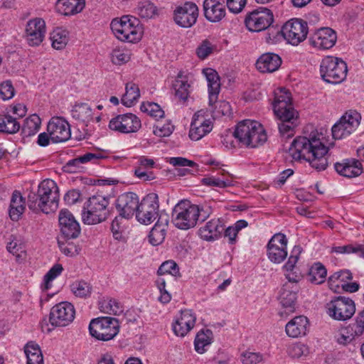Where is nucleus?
Masks as SVG:
<instances>
[{
  "mask_svg": "<svg viewBox=\"0 0 364 364\" xmlns=\"http://www.w3.org/2000/svg\"><path fill=\"white\" fill-rule=\"evenodd\" d=\"M215 103L216 105L213 113L215 117L229 116L231 114V106L228 102L216 101Z\"/></svg>",
  "mask_w": 364,
  "mask_h": 364,
  "instance_id": "0e129e2a",
  "label": "nucleus"
},
{
  "mask_svg": "<svg viewBox=\"0 0 364 364\" xmlns=\"http://www.w3.org/2000/svg\"><path fill=\"white\" fill-rule=\"evenodd\" d=\"M60 232L68 240L77 238L81 232L79 223L73 213L67 209H63L58 215Z\"/></svg>",
  "mask_w": 364,
  "mask_h": 364,
  "instance_id": "aec40b11",
  "label": "nucleus"
},
{
  "mask_svg": "<svg viewBox=\"0 0 364 364\" xmlns=\"http://www.w3.org/2000/svg\"><path fill=\"white\" fill-rule=\"evenodd\" d=\"M263 360V356L259 353L245 352L241 355L243 364H259Z\"/></svg>",
  "mask_w": 364,
  "mask_h": 364,
  "instance_id": "052dcab7",
  "label": "nucleus"
},
{
  "mask_svg": "<svg viewBox=\"0 0 364 364\" xmlns=\"http://www.w3.org/2000/svg\"><path fill=\"white\" fill-rule=\"evenodd\" d=\"M291 100V93L285 88H280L275 92L274 112L280 120L278 124L279 133L286 138L293 136L295 128L299 124V113L293 107Z\"/></svg>",
  "mask_w": 364,
  "mask_h": 364,
  "instance_id": "f03ea898",
  "label": "nucleus"
},
{
  "mask_svg": "<svg viewBox=\"0 0 364 364\" xmlns=\"http://www.w3.org/2000/svg\"><path fill=\"white\" fill-rule=\"evenodd\" d=\"M223 0H205L203 2L204 14L211 22H218L225 16Z\"/></svg>",
  "mask_w": 364,
  "mask_h": 364,
  "instance_id": "bb28decb",
  "label": "nucleus"
},
{
  "mask_svg": "<svg viewBox=\"0 0 364 364\" xmlns=\"http://www.w3.org/2000/svg\"><path fill=\"white\" fill-rule=\"evenodd\" d=\"M59 189L56 183L51 179L41 181L36 192L28 196V207L35 213L46 214L55 211L58 208Z\"/></svg>",
  "mask_w": 364,
  "mask_h": 364,
  "instance_id": "20e7f679",
  "label": "nucleus"
},
{
  "mask_svg": "<svg viewBox=\"0 0 364 364\" xmlns=\"http://www.w3.org/2000/svg\"><path fill=\"white\" fill-rule=\"evenodd\" d=\"M224 230L225 228L223 222L218 218H215L210 220L205 226L200 228L199 232L200 237L208 241L218 239Z\"/></svg>",
  "mask_w": 364,
  "mask_h": 364,
  "instance_id": "473e14b6",
  "label": "nucleus"
},
{
  "mask_svg": "<svg viewBox=\"0 0 364 364\" xmlns=\"http://www.w3.org/2000/svg\"><path fill=\"white\" fill-rule=\"evenodd\" d=\"M348 329H350V335L353 336V338L355 336H361L364 332V319L361 318V315L359 314L356 321L354 323L350 325Z\"/></svg>",
  "mask_w": 364,
  "mask_h": 364,
  "instance_id": "338daca9",
  "label": "nucleus"
},
{
  "mask_svg": "<svg viewBox=\"0 0 364 364\" xmlns=\"http://www.w3.org/2000/svg\"><path fill=\"white\" fill-rule=\"evenodd\" d=\"M308 326L309 321L306 316H296L287 323L286 333L289 337L298 338L306 335Z\"/></svg>",
  "mask_w": 364,
  "mask_h": 364,
  "instance_id": "2f4dec72",
  "label": "nucleus"
},
{
  "mask_svg": "<svg viewBox=\"0 0 364 364\" xmlns=\"http://www.w3.org/2000/svg\"><path fill=\"white\" fill-rule=\"evenodd\" d=\"M363 245L338 246L334 248V251L339 254L356 253L362 257Z\"/></svg>",
  "mask_w": 364,
  "mask_h": 364,
  "instance_id": "69168bd1",
  "label": "nucleus"
},
{
  "mask_svg": "<svg viewBox=\"0 0 364 364\" xmlns=\"http://www.w3.org/2000/svg\"><path fill=\"white\" fill-rule=\"evenodd\" d=\"M220 176H208L202 179V183L207 186H214L224 188L233 186L232 176L225 170L222 169Z\"/></svg>",
  "mask_w": 364,
  "mask_h": 364,
  "instance_id": "f704fd0d",
  "label": "nucleus"
},
{
  "mask_svg": "<svg viewBox=\"0 0 364 364\" xmlns=\"http://www.w3.org/2000/svg\"><path fill=\"white\" fill-rule=\"evenodd\" d=\"M74 306L69 302H60L55 305L50 312V322L52 326H66L75 318Z\"/></svg>",
  "mask_w": 364,
  "mask_h": 364,
  "instance_id": "f3484780",
  "label": "nucleus"
},
{
  "mask_svg": "<svg viewBox=\"0 0 364 364\" xmlns=\"http://www.w3.org/2000/svg\"><path fill=\"white\" fill-rule=\"evenodd\" d=\"M140 91L137 85L130 82L126 84L125 93L122 97V103L126 107H132L138 101Z\"/></svg>",
  "mask_w": 364,
  "mask_h": 364,
  "instance_id": "58836bf2",
  "label": "nucleus"
},
{
  "mask_svg": "<svg viewBox=\"0 0 364 364\" xmlns=\"http://www.w3.org/2000/svg\"><path fill=\"white\" fill-rule=\"evenodd\" d=\"M50 38L53 48L56 50H61L65 47L68 42V32L62 28H56L50 33Z\"/></svg>",
  "mask_w": 364,
  "mask_h": 364,
  "instance_id": "a18cd8bd",
  "label": "nucleus"
},
{
  "mask_svg": "<svg viewBox=\"0 0 364 364\" xmlns=\"http://www.w3.org/2000/svg\"><path fill=\"white\" fill-rule=\"evenodd\" d=\"M21 124L17 118L10 114L0 115V132L15 134L19 131Z\"/></svg>",
  "mask_w": 364,
  "mask_h": 364,
  "instance_id": "ea45409f",
  "label": "nucleus"
},
{
  "mask_svg": "<svg viewBox=\"0 0 364 364\" xmlns=\"http://www.w3.org/2000/svg\"><path fill=\"white\" fill-rule=\"evenodd\" d=\"M159 214V196L155 193L147 194L141 201H139V205L137 210L136 218L137 220L145 225L152 223Z\"/></svg>",
  "mask_w": 364,
  "mask_h": 364,
  "instance_id": "9b49d317",
  "label": "nucleus"
},
{
  "mask_svg": "<svg viewBox=\"0 0 364 364\" xmlns=\"http://www.w3.org/2000/svg\"><path fill=\"white\" fill-rule=\"evenodd\" d=\"M361 119L360 113L355 110L346 112L341 119L332 127L331 132L334 139H343L358 127Z\"/></svg>",
  "mask_w": 364,
  "mask_h": 364,
  "instance_id": "9d476101",
  "label": "nucleus"
},
{
  "mask_svg": "<svg viewBox=\"0 0 364 364\" xmlns=\"http://www.w3.org/2000/svg\"><path fill=\"white\" fill-rule=\"evenodd\" d=\"M15 95V90L11 80H6L0 84V97L9 100Z\"/></svg>",
  "mask_w": 364,
  "mask_h": 364,
  "instance_id": "4d7b16f0",
  "label": "nucleus"
},
{
  "mask_svg": "<svg viewBox=\"0 0 364 364\" xmlns=\"http://www.w3.org/2000/svg\"><path fill=\"white\" fill-rule=\"evenodd\" d=\"M299 287L296 284L285 283L280 292V303L284 308H289L290 311L294 308L297 298Z\"/></svg>",
  "mask_w": 364,
  "mask_h": 364,
  "instance_id": "72a5a7b5",
  "label": "nucleus"
},
{
  "mask_svg": "<svg viewBox=\"0 0 364 364\" xmlns=\"http://www.w3.org/2000/svg\"><path fill=\"white\" fill-rule=\"evenodd\" d=\"M208 82L209 105L215 104L220 90V77L218 73L213 68H205L202 71Z\"/></svg>",
  "mask_w": 364,
  "mask_h": 364,
  "instance_id": "c85d7f7f",
  "label": "nucleus"
},
{
  "mask_svg": "<svg viewBox=\"0 0 364 364\" xmlns=\"http://www.w3.org/2000/svg\"><path fill=\"white\" fill-rule=\"evenodd\" d=\"M166 279L164 277H159L156 280V285L160 291L159 300L163 304H167L171 301V296L166 289Z\"/></svg>",
  "mask_w": 364,
  "mask_h": 364,
  "instance_id": "13d9d810",
  "label": "nucleus"
},
{
  "mask_svg": "<svg viewBox=\"0 0 364 364\" xmlns=\"http://www.w3.org/2000/svg\"><path fill=\"white\" fill-rule=\"evenodd\" d=\"M323 134L317 131L298 136L289 147V154L295 161L305 160L313 168L323 171L328 166L330 149V146L325 144Z\"/></svg>",
  "mask_w": 364,
  "mask_h": 364,
  "instance_id": "f257e3e1",
  "label": "nucleus"
},
{
  "mask_svg": "<svg viewBox=\"0 0 364 364\" xmlns=\"http://www.w3.org/2000/svg\"><path fill=\"white\" fill-rule=\"evenodd\" d=\"M114 36L121 41L136 43L142 36V28L139 21L133 16H124L121 18H114L110 23Z\"/></svg>",
  "mask_w": 364,
  "mask_h": 364,
  "instance_id": "423d86ee",
  "label": "nucleus"
},
{
  "mask_svg": "<svg viewBox=\"0 0 364 364\" xmlns=\"http://www.w3.org/2000/svg\"><path fill=\"white\" fill-rule=\"evenodd\" d=\"M141 126L139 117L132 113L119 114L112 118L109 123L110 129L124 134L136 132Z\"/></svg>",
  "mask_w": 364,
  "mask_h": 364,
  "instance_id": "dca6fc26",
  "label": "nucleus"
},
{
  "mask_svg": "<svg viewBox=\"0 0 364 364\" xmlns=\"http://www.w3.org/2000/svg\"><path fill=\"white\" fill-rule=\"evenodd\" d=\"M198 17V8L193 2H186L176 7L173 12L175 23L183 28L194 25Z\"/></svg>",
  "mask_w": 364,
  "mask_h": 364,
  "instance_id": "2eb2a0df",
  "label": "nucleus"
},
{
  "mask_svg": "<svg viewBox=\"0 0 364 364\" xmlns=\"http://www.w3.org/2000/svg\"><path fill=\"white\" fill-rule=\"evenodd\" d=\"M47 131L53 143L66 141L71 136L70 124L62 117H53L48 124Z\"/></svg>",
  "mask_w": 364,
  "mask_h": 364,
  "instance_id": "4be33fe9",
  "label": "nucleus"
},
{
  "mask_svg": "<svg viewBox=\"0 0 364 364\" xmlns=\"http://www.w3.org/2000/svg\"><path fill=\"white\" fill-rule=\"evenodd\" d=\"M91 336L101 341H109L119 333V325L117 318L101 317L92 320L89 325Z\"/></svg>",
  "mask_w": 364,
  "mask_h": 364,
  "instance_id": "1a4fd4ad",
  "label": "nucleus"
},
{
  "mask_svg": "<svg viewBox=\"0 0 364 364\" xmlns=\"http://www.w3.org/2000/svg\"><path fill=\"white\" fill-rule=\"evenodd\" d=\"M46 33V22L43 18H33L27 22L25 36L29 46H39L43 42Z\"/></svg>",
  "mask_w": 364,
  "mask_h": 364,
  "instance_id": "412c9836",
  "label": "nucleus"
},
{
  "mask_svg": "<svg viewBox=\"0 0 364 364\" xmlns=\"http://www.w3.org/2000/svg\"><path fill=\"white\" fill-rule=\"evenodd\" d=\"M192 77L188 75H183L182 72H179L177 77L173 85L175 95L183 103H185L191 91H192Z\"/></svg>",
  "mask_w": 364,
  "mask_h": 364,
  "instance_id": "a878e982",
  "label": "nucleus"
},
{
  "mask_svg": "<svg viewBox=\"0 0 364 364\" xmlns=\"http://www.w3.org/2000/svg\"><path fill=\"white\" fill-rule=\"evenodd\" d=\"M173 126L171 123L164 125L157 124L154 127V133L159 136H168L173 131Z\"/></svg>",
  "mask_w": 364,
  "mask_h": 364,
  "instance_id": "774afa93",
  "label": "nucleus"
},
{
  "mask_svg": "<svg viewBox=\"0 0 364 364\" xmlns=\"http://www.w3.org/2000/svg\"><path fill=\"white\" fill-rule=\"evenodd\" d=\"M85 6V0H58V10L65 16L80 12Z\"/></svg>",
  "mask_w": 364,
  "mask_h": 364,
  "instance_id": "4c0bfd02",
  "label": "nucleus"
},
{
  "mask_svg": "<svg viewBox=\"0 0 364 364\" xmlns=\"http://www.w3.org/2000/svg\"><path fill=\"white\" fill-rule=\"evenodd\" d=\"M328 314L338 321H346L352 317L355 311L354 302L349 299L338 296L326 304Z\"/></svg>",
  "mask_w": 364,
  "mask_h": 364,
  "instance_id": "4468645a",
  "label": "nucleus"
},
{
  "mask_svg": "<svg viewBox=\"0 0 364 364\" xmlns=\"http://www.w3.org/2000/svg\"><path fill=\"white\" fill-rule=\"evenodd\" d=\"M288 353L292 358H300L308 353V348L301 343H295L289 346Z\"/></svg>",
  "mask_w": 364,
  "mask_h": 364,
  "instance_id": "bf43d9fd",
  "label": "nucleus"
},
{
  "mask_svg": "<svg viewBox=\"0 0 364 364\" xmlns=\"http://www.w3.org/2000/svg\"><path fill=\"white\" fill-rule=\"evenodd\" d=\"M196 316L191 310L185 309L181 311L172 324L174 333L177 336H185L195 326Z\"/></svg>",
  "mask_w": 364,
  "mask_h": 364,
  "instance_id": "393cba45",
  "label": "nucleus"
},
{
  "mask_svg": "<svg viewBox=\"0 0 364 364\" xmlns=\"http://www.w3.org/2000/svg\"><path fill=\"white\" fill-rule=\"evenodd\" d=\"M112 62L115 65H122L130 60V55L128 50L115 49L111 54Z\"/></svg>",
  "mask_w": 364,
  "mask_h": 364,
  "instance_id": "6e6d98bb",
  "label": "nucleus"
},
{
  "mask_svg": "<svg viewBox=\"0 0 364 364\" xmlns=\"http://www.w3.org/2000/svg\"><path fill=\"white\" fill-rule=\"evenodd\" d=\"M25 210V200L18 191H14L12 194L9 216L14 221H18Z\"/></svg>",
  "mask_w": 364,
  "mask_h": 364,
  "instance_id": "e433bc0d",
  "label": "nucleus"
},
{
  "mask_svg": "<svg viewBox=\"0 0 364 364\" xmlns=\"http://www.w3.org/2000/svg\"><path fill=\"white\" fill-rule=\"evenodd\" d=\"M168 224V215L166 213H161L149 235V242L152 245H159L164 240Z\"/></svg>",
  "mask_w": 364,
  "mask_h": 364,
  "instance_id": "c756f323",
  "label": "nucleus"
},
{
  "mask_svg": "<svg viewBox=\"0 0 364 364\" xmlns=\"http://www.w3.org/2000/svg\"><path fill=\"white\" fill-rule=\"evenodd\" d=\"M72 292L78 297L85 298L91 294L92 287L83 280L75 281L70 285Z\"/></svg>",
  "mask_w": 364,
  "mask_h": 364,
  "instance_id": "8fccbe9b",
  "label": "nucleus"
},
{
  "mask_svg": "<svg viewBox=\"0 0 364 364\" xmlns=\"http://www.w3.org/2000/svg\"><path fill=\"white\" fill-rule=\"evenodd\" d=\"M139 205V198L132 192L120 195L116 200V208L119 216L125 219L132 218L134 214L136 215Z\"/></svg>",
  "mask_w": 364,
  "mask_h": 364,
  "instance_id": "6ab92c4d",
  "label": "nucleus"
},
{
  "mask_svg": "<svg viewBox=\"0 0 364 364\" xmlns=\"http://www.w3.org/2000/svg\"><path fill=\"white\" fill-rule=\"evenodd\" d=\"M287 239L282 233L275 234L267 244V256L269 259L275 263L282 262L287 256Z\"/></svg>",
  "mask_w": 364,
  "mask_h": 364,
  "instance_id": "a211bd4d",
  "label": "nucleus"
},
{
  "mask_svg": "<svg viewBox=\"0 0 364 364\" xmlns=\"http://www.w3.org/2000/svg\"><path fill=\"white\" fill-rule=\"evenodd\" d=\"M336 40V33L328 27L317 30L311 38V44L321 50L331 48L335 45Z\"/></svg>",
  "mask_w": 364,
  "mask_h": 364,
  "instance_id": "b1692460",
  "label": "nucleus"
},
{
  "mask_svg": "<svg viewBox=\"0 0 364 364\" xmlns=\"http://www.w3.org/2000/svg\"><path fill=\"white\" fill-rule=\"evenodd\" d=\"M273 21V13L265 7H259L250 12L245 20L246 27L252 32H259L267 29Z\"/></svg>",
  "mask_w": 364,
  "mask_h": 364,
  "instance_id": "ddd939ff",
  "label": "nucleus"
},
{
  "mask_svg": "<svg viewBox=\"0 0 364 364\" xmlns=\"http://www.w3.org/2000/svg\"><path fill=\"white\" fill-rule=\"evenodd\" d=\"M282 64L281 58L275 53L262 54L256 62V67L262 73H273L279 69Z\"/></svg>",
  "mask_w": 364,
  "mask_h": 364,
  "instance_id": "7c9ffc66",
  "label": "nucleus"
},
{
  "mask_svg": "<svg viewBox=\"0 0 364 364\" xmlns=\"http://www.w3.org/2000/svg\"><path fill=\"white\" fill-rule=\"evenodd\" d=\"M107 156L104 151H96L95 153L87 152L79 156V160L82 164L87 162L97 163L100 159L106 158Z\"/></svg>",
  "mask_w": 364,
  "mask_h": 364,
  "instance_id": "e2e57ef3",
  "label": "nucleus"
},
{
  "mask_svg": "<svg viewBox=\"0 0 364 364\" xmlns=\"http://www.w3.org/2000/svg\"><path fill=\"white\" fill-rule=\"evenodd\" d=\"M199 111L193 117L189 131V136L192 140L198 141L208 134L213 129L212 121L205 119Z\"/></svg>",
  "mask_w": 364,
  "mask_h": 364,
  "instance_id": "5701e85b",
  "label": "nucleus"
},
{
  "mask_svg": "<svg viewBox=\"0 0 364 364\" xmlns=\"http://www.w3.org/2000/svg\"><path fill=\"white\" fill-rule=\"evenodd\" d=\"M215 48L209 41L204 40L196 48V55L200 59L204 60L213 53Z\"/></svg>",
  "mask_w": 364,
  "mask_h": 364,
  "instance_id": "5fc2aeb1",
  "label": "nucleus"
},
{
  "mask_svg": "<svg viewBox=\"0 0 364 364\" xmlns=\"http://www.w3.org/2000/svg\"><path fill=\"white\" fill-rule=\"evenodd\" d=\"M156 6L149 1L139 2L135 13L142 18H151L156 14Z\"/></svg>",
  "mask_w": 364,
  "mask_h": 364,
  "instance_id": "09e8293b",
  "label": "nucleus"
},
{
  "mask_svg": "<svg viewBox=\"0 0 364 364\" xmlns=\"http://www.w3.org/2000/svg\"><path fill=\"white\" fill-rule=\"evenodd\" d=\"M320 73L322 78L326 82L331 84H338L346 77L347 65L338 58L326 56L321 63Z\"/></svg>",
  "mask_w": 364,
  "mask_h": 364,
  "instance_id": "6e6552de",
  "label": "nucleus"
},
{
  "mask_svg": "<svg viewBox=\"0 0 364 364\" xmlns=\"http://www.w3.org/2000/svg\"><path fill=\"white\" fill-rule=\"evenodd\" d=\"M336 171L346 178L356 177L363 172L361 163L353 159H344L334 164Z\"/></svg>",
  "mask_w": 364,
  "mask_h": 364,
  "instance_id": "cd10ccee",
  "label": "nucleus"
},
{
  "mask_svg": "<svg viewBox=\"0 0 364 364\" xmlns=\"http://www.w3.org/2000/svg\"><path fill=\"white\" fill-rule=\"evenodd\" d=\"M27 362L26 364H43V358L39 346L32 342L28 343L24 347Z\"/></svg>",
  "mask_w": 364,
  "mask_h": 364,
  "instance_id": "a19ab883",
  "label": "nucleus"
},
{
  "mask_svg": "<svg viewBox=\"0 0 364 364\" xmlns=\"http://www.w3.org/2000/svg\"><path fill=\"white\" fill-rule=\"evenodd\" d=\"M141 110L156 119H161L164 117V111L158 104L154 102H147L142 103Z\"/></svg>",
  "mask_w": 364,
  "mask_h": 364,
  "instance_id": "3c124183",
  "label": "nucleus"
},
{
  "mask_svg": "<svg viewBox=\"0 0 364 364\" xmlns=\"http://www.w3.org/2000/svg\"><path fill=\"white\" fill-rule=\"evenodd\" d=\"M41 126V119L36 114H33L26 118L22 125V133L25 136L34 135Z\"/></svg>",
  "mask_w": 364,
  "mask_h": 364,
  "instance_id": "49530a36",
  "label": "nucleus"
},
{
  "mask_svg": "<svg viewBox=\"0 0 364 364\" xmlns=\"http://www.w3.org/2000/svg\"><path fill=\"white\" fill-rule=\"evenodd\" d=\"M213 213L211 206L207 204H192L189 200H181L172 211V222L181 230L194 228L198 222H203Z\"/></svg>",
  "mask_w": 364,
  "mask_h": 364,
  "instance_id": "7ed1b4c3",
  "label": "nucleus"
},
{
  "mask_svg": "<svg viewBox=\"0 0 364 364\" xmlns=\"http://www.w3.org/2000/svg\"><path fill=\"white\" fill-rule=\"evenodd\" d=\"M72 117L81 122L86 124L93 120V112L87 103H76L71 110Z\"/></svg>",
  "mask_w": 364,
  "mask_h": 364,
  "instance_id": "c9c22d12",
  "label": "nucleus"
},
{
  "mask_svg": "<svg viewBox=\"0 0 364 364\" xmlns=\"http://www.w3.org/2000/svg\"><path fill=\"white\" fill-rule=\"evenodd\" d=\"M58 240V246L60 251L66 256L74 257L79 254L80 249L78 245L73 242Z\"/></svg>",
  "mask_w": 364,
  "mask_h": 364,
  "instance_id": "603ef678",
  "label": "nucleus"
},
{
  "mask_svg": "<svg viewBox=\"0 0 364 364\" xmlns=\"http://www.w3.org/2000/svg\"><path fill=\"white\" fill-rule=\"evenodd\" d=\"M212 341V331L210 329L201 330L197 333L195 338V350L199 353H203L205 351V347L209 346Z\"/></svg>",
  "mask_w": 364,
  "mask_h": 364,
  "instance_id": "37998d69",
  "label": "nucleus"
},
{
  "mask_svg": "<svg viewBox=\"0 0 364 364\" xmlns=\"http://www.w3.org/2000/svg\"><path fill=\"white\" fill-rule=\"evenodd\" d=\"M109 203L108 199L100 195L90 198L82 214L83 223L94 225L105 220L109 213Z\"/></svg>",
  "mask_w": 364,
  "mask_h": 364,
  "instance_id": "0eeeda50",
  "label": "nucleus"
},
{
  "mask_svg": "<svg viewBox=\"0 0 364 364\" xmlns=\"http://www.w3.org/2000/svg\"><path fill=\"white\" fill-rule=\"evenodd\" d=\"M63 270V266L60 264H55L44 276V287L45 290L50 288V282L59 276Z\"/></svg>",
  "mask_w": 364,
  "mask_h": 364,
  "instance_id": "864d4df0",
  "label": "nucleus"
},
{
  "mask_svg": "<svg viewBox=\"0 0 364 364\" xmlns=\"http://www.w3.org/2000/svg\"><path fill=\"white\" fill-rule=\"evenodd\" d=\"M301 253L300 247H294L291 251V254L288 259L287 263L284 265L283 268L286 272L293 271L296 264L297 263Z\"/></svg>",
  "mask_w": 364,
  "mask_h": 364,
  "instance_id": "680f3d73",
  "label": "nucleus"
},
{
  "mask_svg": "<svg viewBox=\"0 0 364 364\" xmlns=\"http://www.w3.org/2000/svg\"><path fill=\"white\" fill-rule=\"evenodd\" d=\"M327 271L320 262L314 263L309 269L308 279L315 284H321L326 280Z\"/></svg>",
  "mask_w": 364,
  "mask_h": 364,
  "instance_id": "79ce46f5",
  "label": "nucleus"
},
{
  "mask_svg": "<svg viewBox=\"0 0 364 364\" xmlns=\"http://www.w3.org/2000/svg\"><path fill=\"white\" fill-rule=\"evenodd\" d=\"M100 309L105 314L113 315H119L124 311L121 303L114 299H104L100 303Z\"/></svg>",
  "mask_w": 364,
  "mask_h": 364,
  "instance_id": "de8ad7c7",
  "label": "nucleus"
},
{
  "mask_svg": "<svg viewBox=\"0 0 364 364\" xmlns=\"http://www.w3.org/2000/svg\"><path fill=\"white\" fill-rule=\"evenodd\" d=\"M234 136L240 144L250 148L262 145L267 139L262 125L257 121L250 119H245L237 124Z\"/></svg>",
  "mask_w": 364,
  "mask_h": 364,
  "instance_id": "39448f33",
  "label": "nucleus"
},
{
  "mask_svg": "<svg viewBox=\"0 0 364 364\" xmlns=\"http://www.w3.org/2000/svg\"><path fill=\"white\" fill-rule=\"evenodd\" d=\"M157 273L159 277H164L166 280H170L173 277L179 276V268L174 261L168 260L161 264Z\"/></svg>",
  "mask_w": 364,
  "mask_h": 364,
  "instance_id": "c03bdc74",
  "label": "nucleus"
},
{
  "mask_svg": "<svg viewBox=\"0 0 364 364\" xmlns=\"http://www.w3.org/2000/svg\"><path fill=\"white\" fill-rule=\"evenodd\" d=\"M281 32L287 43L297 46L306 38L309 28L305 21L292 18L283 25Z\"/></svg>",
  "mask_w": 364,
  "mask_h": 364,
  "instance_id": "f8f14e48",
  "label": "nucleus"
}]
</instances>
